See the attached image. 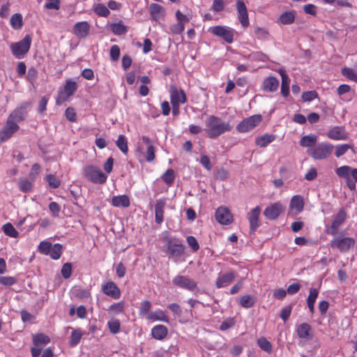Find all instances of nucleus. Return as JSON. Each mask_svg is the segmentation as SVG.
<instances>
[{
	"mask_svg": "<svg viewBox=\"0 0 357 357\" xmlns=\"http://www.w3.org/2000/svg\"><path fill=\"white\" fill-rule=\"evenodd\" d=\"M205 131L211 139H215L226 132L231 131L232 126L214 115L209 116L205 121Z\"/></svg>",
	"mask_w": 357,
	"mask_h": 357,
	"instance_id": "obj_1",
	"label": "nucleus"
},
{
	"mask_svg": "<svg viewBox=\"0 0 357 357\" xmlns=\"http://www.w3.org/2000/svg\"><path fill=\"white\" fill-rule=\"evenodd\" d=\"M335 172L339 178L345 180L349 190H356L355 183L357 182V168H353L348 165H343L335 169Z\"/></svg>",
	"mask_w": 357,
	"mask_h": 357,
	"instance_id": "obj_2",
	"label": "nucleus"
},
{
	"mask_svg": "<svg viewBox=\"0 0 357 357\" xmlns=\"http://www.w3.org/2000/svg\"><path fill=\"white\" fill-rule=\"evenodd\" d=\"M82 172L84 176L93 183L103 184L107 178V175L95 165H86L83 168Z\"/></svg>",
	"mask_w": 357,
	"mask_h": 357,
	"instance_id": "obj_3",
	"label": "nucleus"
},
{
	"mask_svg": "<svg viewBox=\"0 0 357 357\" xmlns=\"http://www.w3.org/2000/svg\"><path fill=\"white\" fill-rule=\"evenodd\" d=\"M334 149V146L330 143L322 142L310 149L308 154L314 160H323L329 157Z\"/></svg>",
	"mask_w": 357,
	"mask_h": 357,
	"instance_id": "obj_4",
	"label": "nucleus"
},
{
	"mask_svg": "<svg viewBox=\"0 0 357 357\" xmlns=\"http://www.w3.org/2000/svg\"><path fill=\"white\" fill-rule=\"evenodd\" d=\"M31 44V38L26 35L23 39L17 43L10 44V50L15 58L20 59L29 52Z\"/></svg>",
	"mask_w": 357,
	"mask_h": 357,
	"instance_id": "obj_5",
	"label": "nucleus"
},
{
	"mask_svg": "<svg viewBox=\"0 0 357 357\" xmlns=\"http://www.w3.org/2000/svg\"><path fill=\"white\" fill-rule=\"evenodd\" d=\"M164 241L166 243L167 253L173 257L181 256L185 251V246L181 241L177 238L165 236Z\"/></svg>",
	"mask_w": 357,
	"mask_h": 357,
	"instance_id": "obj_6",
	"label": "nucleus"
},
{
	"mask_svg": "<svg viewBox=\"0 0 357 357\" xmlns=\"http://www.w3.org/2000/svg\"><path fill=\"white\" fill-rule=\"evenodd\" d=\"M77 89V85L76 82L71 79H67L64 86L59 92L56 100V104L60 105L66 101L69 97L74 94Z\"/></svg>",
	"mask_w": 357,
	"mask_h": 357,
	"instance_id": "obj_7",
	"label": "nucleus"
},
{
	"mask_svg": "<svg viewBox=\"0 0 357 357\" xmlns=\"http://www.w3.org/2000/svg\"><path fill=\"white\" fill-rule=\"evenodd\" d=\"M261 121V116L256 114L244 119L236 126L239 132H247L256 128Z\"/></svg>",
	"mask_w": 357,
	"mask_h": 357,
	"instance_id": "obj_8",
	"label": "nucleus"
},
{
	"mask_svg": "<svg viewBox=\"0 0 357 357\" xmlns=\"http://www.w3.org/2000/svg\"><path fill=\"white\" fill-rule=\"evenodd\" d=\"M209 31L214 36L222 38L227 43H232L235 31L232 28L225 26H215L210 28Z\"/></svg>",
	"mask_w": 357,
	"mask_h": 357,
	"instance_id": "obj_9",
	"label": "nucleus"
},
{
	"mask_svg": "<svg viewBox=\"0 0 357 357\" xmlns=\"http://www.w3.org/2000/svg\"><path fill=\"white\" fill-rule=\"evenodd\" d=\"M346 218L347 213L345 210L342 208L339 210L337 213L333 216L330 227L326 229V233L332 236L336 235L339 227L344 222Z\"/></svg>",
	"mask_w": 357,
	"mask_h": 357,
	"instance_id": "obj_10",
	"label": "nucleus"
},
{
	"mask_svg": "<svg viewBox=\"0 0 357 357\" xmlns=\"http://www.w3.org/2000/svg\"><path fill=\"white\" fill-rule=\"evenodd\" d=\"M355 245V240L351 237H337L331 241V246L337 248L342 252H346Z\"/></svg>",
	"mask_w": 357,
	"mask_h": 357,
	"instance_id": "obj_11",
	"label": "nucleus"
},
{
	"mask_svg": "<svg viewBox=\"0 0 357 357\" xmlns=\"http://www.w3.org/2000/svg\"><path fill=\"white\" fill-rule=\"evenodd\" d=\"M284 209L285 206L280 202H275L265 208L264 215L268 220H275L284 212Z\"/></svg>",
	"mask_w": 357,
	"mask_h": 357,
	"instance_id": "obj_12",
	"label": "nucleus"
},
{
	"mask_svg": "<svg viewBox=\"0 0 357 357\" xmlns=\"http://www.w3.org/2000/svg\"><path fill=\"white\" fill-rule=\"evenodd\" d=\"M172 282L176 287L189 291H194L197 288V284L195 281L184 275H176L173 279Z\"/></svg>",
	"mask_w": 357,
	"mask_h": 357,
	"instance_id": "obj_13",
	"label": "nucleus"
},
{
	"mask_svg": "<svg viewBox=\"0 0 357 357\" xmlns=\"http://www.w3.org/2000/svg\"><path fill=\"white\" fill-rule=\"evenodd\" d=\"M169 93L172 106L184 104L187 100L185 93L183 89L178 90L176 86H172Z\"/></svg>",
	"mask_w": 357,
	"mask_h": 357,
	"instance_id": "obj_14",
	"label": "nucleus"
},
{
	"mask_svg": "<svg viewBox=\"0 0 357 357\" xmlns=\"http://www.w3.org/2000/svg\"><path fill=\"white\" fill-rule=\"evenodd\" d=\"M215 219L220 224L227 225L232 222L233 215L227 208L220 206L215 211Z\"/></svg>",
	"mask_w": 357,
	"mask_h": 357,
	"instance_id": "obj_15",
	"label": "nucleus"
},
{
	"mask_svg": "<svg viewBox=\"0 0 357 357\" xmlns=\"http://www.w3.org/2000/svg\"><path fill=\"white\" fill-rule=\"evenodd\" d=\"M101 290L105 295L114 299H118L121 297V293L120 289L112 281H108L103 284Z\"/></svg>",
	"mask_w": 357,
	"mask_h": 357,
	"instance_id": "obj_16",
	"label": "nucleus"
},
{
	"mask_svg": "<svg viewBox=\"0 0 357 357\" xmlns=\"http://www.w3.org/2000/svg\"><path fill=\"white\" fill-rule=\"evenodd\" d=\"M238 10V19L242 26L246 28L249 26L250 22L246 6L243 0L236 1Z\"/></svg>",
	"mask_w": 357,
	"mask_h": 357,
	"instance_id": "obj_17",
	"label": "nucleus"
},
{
	"mask_svg": "<svg viewBox=\"0 0 357 357\" xmlns=\"http://www.w3.org/2000/svg\"><path fill=\"white\" fill-rule=\"evenodd\" d=\"M18 129L19 126L16 123L7 120L5 126L0 131V142L8 140Z\"/></svg>",
	"mask_w": 357,
	"mask_h": 357,
	"instance_id": "obj_18",
	"label": "nucleus"
},
{
	"mask_svg": "<svg viewBox=\"0 0 357 357\" xmlns=\"http://www.w3.org/2000/svg\"><path fill=\"white\" fill-rule=\"evenodd\" d=\"M90 28V24L87 22H79L74 25L73 32L77 38L83 39L89 35Z\"/></svg>",
	"mask_w": 357,
	"mask_h": 357,
	"instance_id": "obj_19",
	"label": "nucleus"
},
{
	"mask_svg": "<svg viewBox=\"0 0 357 357\" xmlns=\"http://www.w3.org/2000/svg\"><path fill=\"white\" fill-rule=\"evenodd\" d=\"M261 213V208L257 206L252 209L248 215L251 232H255L259 226V217Z\"/></svg>",
	"mask_w": 357,
	"mask_h": 357,
	"instance_id": "obj_20",
	"label": "nucleus"
},
{
	"mask_svg": "<svg viewBox=\"0 0 357 357\" xmlns=\"http://www.w3.org/2000/svg\"><path fill=\"white\" fill-rule=\"evenodd\" d=\"M304 205L305 202L303 196L296 195L292 197L289 207L291 211H295V214H298L303 211Z\"/></svg>",
	"mask_w": 357,
	"mask_h": 357,
	"instance_id": "obj_21",
	"label": "nucleus"
},
{
	"mask_svg": "<svg viewBox=\"0 0 357 357\" xmlns=\"http://www.w3.org/2000/svg\"><path fill=\"white\" fill-rule=\"evenodd\" d=\"M149 10L152 20L159 22L163 19L165 9L161 5L155 3H151L149 6Z\"/></svg>",
	"mask_w": 357,
	"mask_h": 357,
	"instance_id": "obj_22",
	"label": "nucleus"
},
{
	"mask_svg": "<svg viewBox=\"0 0 357 357\" xmlns=\"http://www.w3.org/2000/svg\"><path fill=\"white\" fill-rule=\"evenodd\" d=\"M236 277L235 273L233 271L225 273L220 275L216 280L217 288H223L231 284Z\"/></svg>",
	"mask_w": 357,
	"mask_h": 357,
	"instance_id": "obj_23",
	"label": "nucleus"
},
{
	"mask_svg": "<svg viewBox=\"0 0 357 357\" xmlns=\"http://www.w3.org/2000/svg\"><path fill=\"white\" fill-rule=\"evenodd\" d=\"M327 136L328 138L333 140H343L347 138V134L345 130L342 127L335 126L331 129Z\"/></svg>",
	"mask_w": 357,
	"mask_h": 357,
	"instance_id": "obj_24",
	"label": "nucleus"
},
{
	"mask_svg": "<svg viewBox=\"0 0 357 357\" xmlns=\"http://www.w3.org/2000/svg\"><path fill=\"white\" fill-rule=\"evenodd\" d=\"M165 206V202L162 199H158L155 205V222L160 224L164 220V208Z\"/></svg>",
	"mask_w": 357,
	"mask_h": 357,
	"instance_id": "obj_25",
	"label": "nucleus"
},
{
	"mask_svg": "<svg viewBox=\"0 0 357 357\" xmlns=\"http://www.w3.org/2000/svg\"><path fill=\"white\" fill-rule=\"evenodd\" d=\"M111 204L115 207L127 208L130 206V202L128 196L123 195L113 197L111 200Z\"/></svg>",
	"mask_w": 357,
	"mask_h": 357,
	"instance_id": "obj_26",
	"label": "nucleus"
},
{
	"mask_svg": "<svg viewBox=\"0 0 357 357\" xmlns=\"http://www.w3.org/2000/svg\"><path fill=\"white\" fill-rule=\"evenodd\" d=\"M279 86V81L274 77L266 78L263 82V88L264 91L274 92Z\"/></svg>",
	"mask_w": 357,
	"mask_h": 357,
	"instance_id": "obj_27",
	"label": "nucleus"
},
{
	"mask_svg": "<svg viewBox=\"0 0 357 357\" xmlns=\"http://www.w3.org/2000/svg\"><path fill=\"white\" fill-rule=\"evenodd\" d=\"M151 334L156 340H163L167 335V328L163 325H157L152 328Z\"/></svg>",
	"mask_w": 357,
	"mask_h": 357,
	"instance_id": "obj_28",
	"label": "nucleus"
},
{
	"mask_svg": "<svg viewBox=\"0 0 357 357\" xmlns=\"http://www.w3.org/2000/svg\"><path fill=\"white\" fill-rule=\"evenodd\" d=\"M275 139V136L273 134H265L258 137L255 139V144L260 147H266L268 144Z\"/></svg>",
	"mask_w": 357,
	"mask_h": 357,
	"instance_id": "obj_29",
	"label": "nucleus"
},
{
	"mask_svg": "<svg viewBox=\"0 0 357 357\" xmlns=\"http://www.w3.org/2000/svg\"><path fill=\"white\" fill-rule=\"evenodd\" d=\"M26 112L23 108H17L8 116V121L11 122H20L24 119L26 116Z\"/></svg>",
	"mask_w": 357,
	"mask_h": 357,
	"instance_id": "obj_30",
	"label": "nucleus"
},
{
	"mask_svg": "<svg viewBox=\"0 0 357 357\" xmlns=\"http://www.w3.org/2000/svg\"><path fill=\"white\" fill-rule=\"evenodd\" d=\"M257 301V298L250 295H243L239 299V304L244 308L253 307Z\"/></svg>",
	"mask_w": 357,
	"mask_h": 357,
	"instance_id": "obj_31",
	"label": "nucleus"
},
{
	"mask_svg": "<svg viewBox=\"0 0 357 357\" xmlns=\"http://www.w3.org/2000/svg\"><path fill=\"white\" fill-rule=\"evenodd\" d=\"M33 343L36 347L46 345L50 342V337L44 333H38L33 335Z\"/></svg>",
	"mask_w": 357,
	"mask_h": 357,
	"instance_id": "obj_32",
	"label": "nucleus"
},
{
	"mask_svg": "<svg viewBox=\"0 0 357 357\" xmlns=\"http://www.w3.org/2000/svg\"><path fill=\"white\" fill-rule=\"evenodd\" d=\"M317 141V137L315 135H307L301 137L300 140L301 146L303 147H311L315 146Z\"/></svg>",
	"mask_w": 357,
	"mask_h": 357,
	"instance_id": "obj_33",
	"label": "nucleus"
},
{
	"mask_svg": "<svg viewBox=\"0 0 357 357\" xmlns=\"http://www.w3.org/2000/svg\"><path fill=\"white\" fill-rule=\"evenodd\" d=\"M295 12L286 11L283 13L280 17V22L283 24H291L294 22Z\"/></svg>",
	"mask_w": 357,
	"mask_h": 357,
	"instance_id": "obj_34",
	"label": "nucleus"
},
{
	"mask_svg": "<svg viewBox=\"0 0 357 357\" xmlns=\"http://www.w3.org/2000/svg\"><path fill=\"white\" fill-rule=\"evenodd\" d=\"M10 25L16 30L20 29L23 26L22 16L20 13H15L10 17Z\"/></svg>",
	"mask_w": 357,
	"mask_h": 357,
	"instance_id": "obj_35",
	"label": "nucleus"
},
{
	"mask_svg": "<svg viewBox=\"0 0 357 357\" xmlns=\"http://www.w3.org/2000/svg\"><path fill=\"white\" fill-rule=\"evenodd\" d=\"M62 254V245L59 243H55L52 245L50 252L48 255L53 259H59Z\"/></svg>",
	"mask_w": 357,
	"mask_h": 357,
	"instance_id": "obj_36",
	"label": "nucleus"
},
{
	"mask_svg": "<svg viewBox=\"0 0 357 357\" xmlns=\"http://www.w3.org/2000/svg\"><path fill=\"white\" fill-rule=\"evenodd\" d=\"M82 335L83 333L79 329L73 330L70 337V346L75 347L76 345H77L82 337Z\"/></svg>",
	"mask_w": 357,
	"mask_h": 357,
	"instance_id": "obj_37",
	"label": "nucleus"
},
{
	"mask_svg": "<svg viewBox=\"0 0 357 357\" xmlns=\"http://www.w3.org/2000/svg\"><path fill=\"white\" fill-rule=\"evenodd\" d=\"M94 12L100 17H107L110 14L109 8L102 3H98L93 6Z\"/></svg>",
	"mask_w": 357,
	"mask_h": 357,
	"instance_id": "obj_38",
	"label": "nucleus"
},
{
	"mask_svg": "<svg viewBox=\"0 0 357 357\" xmlns=\"http://www.w3.org/2000/svg\"><path fill=\"white\" fill-rule=\"evenodd\" d=\"M254 33L257 38L260 40H268L269 37L268 31L266 29L262 27H255L254 29Z\"/></svg>",
	"mask_w": 357,
	"mask_h": 357,
	"instance_id": "obj_39",
	"label": "nucleus"
},
{
	"mask_svg": "<svg viewBox=\"0 0 357 357\" xmlns=\"http://www.w3.org/2000/svg\"><path fill=\"white\" fill-rule=\"evenodd\" d=\"M342 75L348 79L357 83V73L351 68L344 67L341 70Z\"/></svg>",
	"mask_w": 357,
	"mask_h": 357,
	"instance_id": "obj_40",
	"label": "nucleus"
},
{
	"mask_svg": "<svg viewBox=\"0 0 357 357\" xmlns=\"http://www.w3.org/2000/svg\"><path fill=\"white\" fill-rule=\"evenodd\" d=\"M310 326L308 324L303 323L298 326L297 334L300 338H307L309 336Z\"/></svg>",
	"mask_w": 357,
	"mask_h": 357,
	"instance_id": "obj_41",
	"label": "nucleus"
},
{
	"mask_svg": "<svg viewBox=\"0 0 357 357\" xmlns=\"http://www.w3.org/2000/svg\"><path fill=\"white\" fill-rule=\"evenodd\" d=\"M3 231L4 234L11 238H17L18 236V232L15 229L11 223H6L3 226Z\"/></svg>",
	"mask_w": 357,
	"mask_h": 357,
	"instance_id": "obj_42",
	"label": "nucleus"
},
{
	"mask_svg": "<svg viewBox=\"0 0 357 357\" xmlns=\"http://www.w3.org/2000/svg\"><path fill=\"white\" fill-rule=\"evenodd\" d=\"M45 180L48 183L50 188L56 189L61 185V181L54 174H47Z\"/></svg>",
	"mask_w": 357,
	"mask_h": 357,
	"instance_id": "obj_43",
	"label": "nucleus"
},
{
	"mask_svg": "<svg viewBox=\"0 0 357 357\" xmlns=\"http://www.w3.org/2000/svg\"><path fill=\"white\" fill-rule=\"evenodd\" d=\"M116 144L118 148L123 153H127L128 151V142L126 137L123 135H120L116 142Z\"/></svg>",
	"mask_w": 357,
	"mask_h": 357,
	"instance_id": "obj_44",
	"label": "nucleus"
},
{
	"mask_svg": "<svg viewBox=\"0 0 357 357\" xmlns=\"http://www.w3.org/2000/svg\"><path fill=\"white\" fill-rule=\"evenodd\" d=\"M161 178L166 184L171 185L174 183L175 178L174 171L172 169H168L162 174Z\"/></svg>",
	"mask_w": 357,
	"mask_h": 357,
	"instance_id": "obj_45",
	"label": "nucleus"
},
{
	"mask_svg": "<svg viewBox=\"0 0 357 357\" xmlns=\"http://www.w3.org/2000/svg\"><path fill=\"white\" fill-rule=\"evenodd\" d=\"M20 190L23 192H28L32 190L33 184L27 178H22L18 183Z\"/></svg>",
	"mask_w": 357,
	"mask_h": 357,
	"instance_id": "obj_46",
	"label": "nucleus"
},
{
	"mask_svg": "<svg viewBox=\"0 0 357 357\" xmlns=\"http://www.w3.org/2000/svg\"><path fill=\"white\" fill-rule=\"evenodd\" d=\"M349 149H353V146L347 144L337 145L335 146V155L337 158H340L344 155Z\"/></svg>",
	"mask_w": 357,
	"mask_h": 357,
	"instance_id": "obj_47",
	"label": "nucleus"
},
{
	"mask_svg": "<svg viewBox=\"0 0 357 357\" xmlns=\"http://www.w3.org/2000/svg\"><path fill=\"white\" fill-rule=\"evenodd\" d=\"M149 318L153 320L168 321L167 316L166 315L165 312L162 310H158L151 313L149 316Z\"/></svg>",
	"mask_w": 357,
	"mask_h": 357,
	"instance_id": "obj_48",
	"label": "nucleus"
},
{
	"mask_svg": "<svg viewBox=\"0 0 357 357\" xmlns=\"http://www.w3.org/2000/svg\"><path fill=\"white\" fill-rule=\"evenodd\" d=\"M257 344L262 350L268 353H271L272 351V345L265 337H260L257 340Z\"/></svg>",
	"mask_w": 357,
	"mask_h": 357,
	"instance_id": "obj_49",
	"label": "nucleus"
},
{
	"mask_svg": "<svg viewBox=\"0 0 357 357\" xmlns=\"http://www.w3.org/2000/svg\"><path fill=\"white\" fill-rule=\"evenodd\" d=\"M111 30L116 35H121L126 33L127 28L121 23H113L111 25Z\"/></svg>",
	"mask_w": 357,
	"mask_h": 357,
	"instance_id": "obj_50",
	"label": "nucleus"
},
{
	"mask_svg": "<svg viewBox=\"0 0 357 357\" xmlns=\"http://www.w3.org/2000/svg\"><path fill=\"white\" fill-rule=\"evenodd\" d=\"M125 308V303L123 301H120L114 303L109 306V310L114 314H118L123 312Z\"/></svg>",
	"mask_w": 357,
	"mask_h": 357,
	"instance_id": "obj_51",
	"label": "nucleus"
},
{
	"mask_svg": "<svg viewBox=\"0 0 357 357\" xmlns=\"http://www.w3.org/2000/svg\"><path fill=\"white\" fill-rule=\"evenodd\" d=\"M41 171V167L39 164L35 163L32 165L29 172V178L32 181H36Z\"/></svg>",
	"mask_w": 357,
	"mask_h": 357,
	"instance_id": "obj_52",
	"label": "nucleus"
},
{
	"mask_svg": "<svg viewBox=\"0 0 357 357\" xmlns=\"http://www.w3.org/2000/svg\"><path fill=\"white\" fill-rule=\"evenodd\" d=\"M292 308H293L292 305H288L281 309L280 316L284 322H286L287 320L290 317L291 311H292Z\"/></svg>",
	"mask_w": 357,
	"mask_h": 357,
	"instance_id": "obj_53",
	"label": "nucleus"
},
{
	"mask_svg": "<svg viewBox=\"0 0 357 357\" xmlns=\"http://www.w3.org/2000/svg\"><path fill=\"white\" fill-rule=\"evenodd\" d=\"M107 325L112 334H116L120 331V321L118 319L109 321Z\"/></svg>",
	"mask_w": 357,
	"mask_h": 357,
	"instance_id": "obj_54",
	"label": "nucleus"
},
{
	"mask_svg": "<svg viewBox=\"0 0 357 357\" xmlns=\"http://www.w3.org/2000/svg\"><path fill=\"white\" fill-rule=\"evenodd\" d=\"M17 282V279L13 276H0V284L10 287Z\"/></svg>",
	"mask_w": 357,
	"mask_h": 357,
	"instance_id": "obj_55",
	"label": "nucleus"
},
{
	"mask_svg": "<svg viewBox=\"0 0 357 357\" xmlns=\"http://www.w3.org/2000/svg\"><path fill=\"white\" fill-rule=\"evenodd\" d=\"M61 275L65 279H68L72 274V264L70 263H65L61 268Z\"/></svg>",
	"mask_w": 357,
	"mask_h": 357,
	"instance_id": "obj_56",
	"label": "nucleus"
},
{
	"mask_svg": "<svg viewBox=\"0 0 357 357\" xmlns=\"http://www.w3.org/2000/svg\"><path fill=\"white\" fill-rule=\"evenodd\" d=\"M186 241L189 245V247L191 248L193 252H197L199 249V245L197 241V239L192 236H188L186 238Z\"/></svg>",
	"mask_w": 357,
	"mask_h": 357,
	"instance_id": "obj_57",
	"label": "nucleus"
},
{
	"mask_svg": "<svg viewBox=\"0 0 357 357\" xmlns=\"http://www.w3.org/2000/svg\"><path fill=\"white\" fill-rule=\"evenodd\" d=\"M52 245V243L48 241H42L38 245V250L42 254L48 255V252H50Z\"/></svg>",
	"mask_w": 357,
	"mask_h": 357,
	"instance_id": "obj_58",
	"label": "nucleus"
},
{
	"mask_svg": "<svg viewBox=\"0 0 357 357\" xmlns=\"http://www.w3.org/2000/svg\"><path fill=\"white\" fill-rule=\"evenodd\" d=\"M318 93L315 91H305L302 95V99L304 102H310L317 98Z\"/></svg>",
	"mask_w": 357,
	"mask_h": 357,
	"instance_id": "obj_59",
	"label": "nucleus"
},
{
	"mask_svg": "<svg viewBox=\"0 0 357 357\" xmlns=\"http://www.w3.org/2000/svg\"><path fill=\"white\" fill-rule=\"evenodd\" d=\"M49 209L52 213V215L54 218H56L59 215L61 207L56 202H52L49 204Z\"/></svg>",
	"mask_w": 357,
	"mask_h": 357,
	"instance_id": "obj_60",
	"label": "nucleus"
},
{
	"mask_svg": "<svg viewBox=\"0 0 357 357\" xmlns=\"http://www.w3.org/2000/svg\"><path fill=\"white\" fill-rule=\"evenodd\" d=\"M151 303L150 301H144L142 302V303L140 305L139 310V314H141V315L146 314L151 310Z\"/></svg>",
	"mask_w": 357,
	"mask_h": 357,
	"instance_id": "obj_61",
	"label": "nucleus"
},
{
	"mask_svg": "<svg viewBox=\"0 0 357 357\" xmlns=\"http://www.w3.org/2000/svg\"><path fill=\"white\" fill-rule=\"evenodd\" d=\"M319 295L318 289L315 288H311L309 291V295L307 298V303H315L316 300Z\"/></svg>",
	"mask_w": 357,
	"mask_h": 357,
	"instance_id": "obj_62",
	"label": "nucleus"
},
{
	"mask_svg": "<svg viewBox=\"0 0 357 357\" xmlns=\"http://www.w3.org/2000/svg\"><path fill=\"white\" fill-rule=\"evenodd\" d=\"M110 57L112 61H117L120 56V48L118 45H114L110 49Z\"/></svg>",
	"mask_w": 357,
	"mask_h": 357,
	"instance_id": "obj_63",
	"label": "nucleus"
},
{
	"mask_svg": "<svg viewBox=\"0 0 357 357\" xmlns=\"http://www.w3.org/2000/svg\"><path fill=\"white\" fill-rule=\"evenodd\" d=\"M65 116L66 119L71 122H75L77 120V114L73 107H68L66 109Z\"/></svg>",
	"mask_w": 357,
	"mask_h": 357,
	"instance_id": "obj_64",
	"label": "nucleus"
}]
</instances>
